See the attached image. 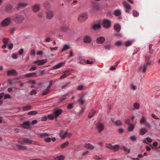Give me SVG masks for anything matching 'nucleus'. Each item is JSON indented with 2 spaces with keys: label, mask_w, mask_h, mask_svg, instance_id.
I'll return each mask as SVG.
<instances>
[{
  "label": "nucleus",
  "mask_w": 160,
  "mask_h": 160,
  "mask_svg": "<svg viewBox=\"0 0 160 160\" xmlns=\"http://www.w3.org/2000/svg\"><path fill=\"white\" fill-rule=\"evenodd\" d=\"M114 13L115 15L119 16L121 14V12L120 10L117 9L115 11Z\"/></svg>",
  "instance_id": "obj_35"
},
{
  "label": "nucleus",
  "mask_w": 160,
  "mask_h": 160,
  "mask_svg": "<svg viewBox=\"0 0 160 160\" xmlns=\"http://www.w3.org/2000/svg\"><path fill=\"white\" fill-rule=\"evenodd\" d=\"M87 17V15L86 13H82L78 17V21L80 22H83L86 20Z\"/></svg>",
  "instance_id": "obj_4"
},
{
  "label": "nucleus",
  "mask_w": 160,
  "mask_h": 160,
  "mask_svg": "<svg viewBox=\"0 0 160 160\" xmlns=\"http://www.w3.org/2000/svg\"><path fill=\"white\" fill-rule=\"evenodd\" d=\"M132 44V42L130 41H127L125 42V45L126 47L130 46Z\"/></svg>",
  "instance_id": "obj_49"
},
{
  "label": "nucleus",
  "mask_w": 160,
  "mask_h": 160,
  "mask_svg": "<svg viewBox=\"0 0 160 160\" xmlns=\"http://www.w3.org/2000/svg\"><path fill=\"white\" fill-rule=\"evenodd\" d=\"M46 62L45 60H42L35 61L34 62V63L37 64L38 65H43Z\"/></svg>",
  "instance_id": "obj_16"
},
{
  "label": "nucleus",
  "mask_w": 160,
  "mask_h": 160,
  "mask_svg": "<svg viewBox=\"0 0 160 160\" xmlns=\"http://www.w3.org/2000/svg\"><path fill=\"white\" fill-rule=\"evenodd\" d=\"M84 88V86L82 85H81L79 86L78 88V89L79 90H82Z\"/></svg>",
  "instance_id": "obj_62"
},
{
  "label": "nucleus",
  "mask_w": 160,
  "mask_h": 160,
  "mask_svg": "<svg viewBox=\"0 0 160 160\" xmlns=\"http://www.w3.org/2000/svg\"><path fill=\"white\" fill-rule=\"evenodd\" d=\"M15 145L20 150H26L27 149V147L25 146L21 145L18 144H16Z\"/></svg>",
  "instance_id": "obj_20"
},
{
  "label": "nucleus",
  "mask_w": 160,
  "mask_h": 160,
  "mask_svg": "<svg viewBox=\"0 0 160 160\" xmlns=\"http://www.w3.org/2000/svg\"><path fill=\"white\" fill-rule=\"evenodd\" d=\"M96 111L94 110H92L89 112L88 115V117L89 118H91L95 114Z\"/></svg>",
  "instance_id": "obj_27"
},
{
  "label": "nucleus",
  "mask_w": 160,
  "mask_h": 160,
  "mask_svg": "<svg viewBox=\"0 0 160 160\" xmlns=\"http://www.w3.org/2000/svg\"><path fill=\"white\" fill-rule=\"evenodd\" d=\"M84 146L86 148L90 150H92L94 148V147L90 143H86Z\"/></svg>",
  "instance_id": "obj_17"
},
{
  "label": "nucleus",
  "mask_w": 160,
  "mask_h": 160,
  "mask_svg": "<svg viewBox=\"0 0 160 160\" xmlns=\"http://www.w3.org/2000/svg\"><path fill=\"white\" fill-rule=\"evenodd\" d=\"M59 135L62 139H64L68 136V132H65L64 130H62L60 131Z\"/></svg>",
  "instance_id": "obj_9"
},
{
  "label": "nucleus",
  "mask_w": 160,
  "mask_h": 160,
  "mask_svg": "<svg viewBox=\"0 0 160 160\" xmlns=\"http://www.w3.org/2000/svg\"><path fill=\"white\" fill-rule=\"evenodd\" d=\"M123 4L126 9V12L127 13H129L130 11L131 10V6L129 4H128L125 1H124L123 2Z\"/></svg>",
  "instance_id": "obj_8"
},
{
  "label": "nucleus",
  "mask_w": 160,
  "mask_h": 160,
  "mask_svg": "<svg viewBox=\"0 0 160 160\" xmlns=\"http://www.w3.org/2000/svg\"><path fill=\"white\" fill-rule=\"evenodd\" d=\"M96 42L97 44H102L105 41V38L103 37H99L97 38Z\"/></svg>",
  "instance_id": "obj_7"
},
{
  "label": "nucleus",
  "mask_w": 160,
  "mask_h": 160,
  "mask_svg": "<svg viewBox=\"0 0 160 160\" xmlns=\"http://www.w3.org/2000/svg\"><path fill=\"white\" fill-rule=\"evenodd\" d=\"M51 89L47 87L46 90L43 91L42 93L43 96H44L47 94L50 91Z\"/></svg>",
  "instance_id": "obj_32"
},
{
  "label": "nucleus",
  "mask_w": 160,
  "mask_h": 160,
  "mask_svg": "<svg viewBox=\"0 0 160 160\" xmlns=\"http://www.w3.org/2000/svg\"><path fill=\"white\" fill-rule=\"evenodd\" d=\"M67 99V98L65 96H63V97L59 98V99L58 101V103H62Z\"/></svg>",
  "instance_id": "obj_34"
},
{
  "label": "nucleus",
  "mask_w": 160,
  "mask_h": 160,
  "mask_svg": "<svg viewBox=\"0 0 160 160\" xmlns=\"http://www.w3.org/2000/svg\"><path fill=\"white\" fill-rule=\"evenodd\" d=\"M51 40V38L49 37H47L45 39V41L47 42H49Z\"/></svg>",
  "instance_id": "obj_60"
},
{
  "label": "nucleus",
  "mask_w": 160,
  "mask_h": 160,
  "mask_svg": "<svg viewBox=\"0 0 160 160\" xmlns=\"http://www.w3.org/2000/svg\"><path fill=\"white\" fill-rule=\"evenodd\" d=\"M51 139L50 138H48L44 140L45 142H51Z\"/></svg>",
  "instance_id": "obj_61"
},
{
  "label": "nucleus",
  "mask_w": 160,
  "mask_h": 160,
  "mask_svg": "<svg viewBox=\"0 0 160 160\" xmlns=\"http://www.w3.org/2000/svg\"><path fill=\"white\" fill-rule=\"evenodd\" d=\"M113 146L111 143H107L106 144V148L112 150Z\"/></svg>",
  "instance_id": "obj_45"
},
{
  "label": "nucleus",
  "mask_w": 160,
  "mask_h": 160,
  "mask_svg": "<svg viewBox=\"0 0 160 160\" xmlns=\"http://www.w3.org/2000/svg\"><path fill=\"white\" fill-rule=\"evenodd\" d=\"M120 148V146L118 145H115L113 146L112 149L114 151H117Z\"/></svg>",
  "instance_id": "obj_33"
},
{
  "label": "nucleus",
  "mask_w": 160,
  "mask_h": 160,
  "mask_svg": "<svg viewBox=\"0 0 160 160\" xmlns=\"http://www.w3.org/2000/svg\"><path fill=\"white\" fill-rule=\"evenodd\" d=\"M147 141L149 142H151L152 141L151 138L149 137H147L143 141V142L148 144Z\"/></svg>",
  "instance_id": "obj_39"
},
{
  "label": "nucleus",
  "mask_w": 160,
  "mask_h": 160,
  "mask_svg": "<svg viewBox=\"0 0 160 160\" xmlns=\"http://www.w3.org/2000/svg\"><path fill=\"white\" fill-rule=\"evenodd\" d=\"M7 75L8 76H17L18 75V73L15 70L12 69L11 70H9L7 71Z\"/></svg>",
  "instance_id": "obj_10"
},
{
  "label": "nucleus",
  "mask_w": 160,
  "mask_h": 160,
  "mask_svg": "<svg viewBox=\"0 0 160 160\" xmlns=\"http://www.w3.org/2000/svg\"><path fill=\"white\" fill-rule=\"evenodd\" d=\"M57 79L53 80H52L49 81L48 82L49 83V85L47 86V87L51 89V86L53 83H54Z\"/></svg>",
  "instance_id": "obj_30"
},
{
  "label": "nucleus",
  "mask_w": 160,
  "mask_h": 160,
  "mask_svg": "<svg viewBox=\"0 0 160 160\" xmlns=\"http://www.w3.org/2000/svg\"><path fill=\"white\" fill-rule=\"evenodd\" d=\"M102 25L105 28H109L111 26L110 21L108 19H104L103 21Z\"/></svg>",
  "instance_id": "obj_5"
},
{
  "label": "nucleus",
  "mask_w": 160,
  "mask_h": 160,
  "mask_svg": "<svg viewBox=\"0 0 160 160\" xmlns=\"http://www.w3.org/2000/svg\"><path fill=\"white\" fill-rule=\"evenodd\" d=\"M57 157L58 160H64L65 158V156L63 155H58Z\"/></svg>",
  "instance_id": "obj_40"
},
{
  "label": "nucleus",
  "mask_w": 160,
  "mask_h": 160,
  "mask_svg": "<svg viewBox=\"0 0 160 160\" xmlns=\"http://www.w3.org/2000/svg\"><path fill=\"white\" fill-rule=\"evenodd\" d=\"M32 109V107L30 105H28L22 107V109L23 111L29 110Z\"/></svg>",
  "instance_id": "obj_25"
},
{
  "label": "nucleus",
  "mask_w": 160,
  "mask_h": 160,
  "mask_svg": "<svg viewBox=\"0 0 160 160\" xmlns=\"http://www.w3.org/2000/svg\"><path fill=\"white\" fill-rule=\"evenodd\" d=\"M114 124L117 126H119L122 125V122L121 120H118L114 122Z\"/></svg>",
  "instance_id": "obj_37"
},
{
  "label": "nucleus",
  "mask_w": 160,
  "mask_h": 160,
  "mask_svg": "<svg viewBox=\"0 0 160 160\" xmlns=\"http://www.w3.org/2000/svg\"><path fill=\"white\" fill-rule=\"evenodd\" d=\"M24 19L23 16L21 15L17 14L16 15L12 17V20L16 23H22Z\"/></svg>",
  "instance_id": "obj_1"
},
{
  "label": "nucleus",
  "mask_w": 160,
  "mask_h": 160,
  "mask_svg": "<svg viewBox=\"0 0 160 160\" xmlns=\"http://www.w3.org/2000/svg\"><path fill=\"white\" fill-rule=\"evenodd\" d=\"M100 25L99 24H95L93 26L92 28L94 30H96L100 28Z\"/></svg>",
  "instance_id": "obj_41"
},
{
  "label": "nucleus",
  "mask_w": 160,
  "mask_h": 160,
  "mask_svg": "<svg viewBox=\"0 0 160 160\" xmlns=\"http://www.w3.org/2000/svg\"><path fill=\"white\" fill-rule=\"evenodd\" d=\"M92 41L91 37L89 36H86L84 37L83 42L86 43H90Z\"/></svg>",
  "instance_id": "obj_11"
},
{
  "label": "nucleus",
  "mask_w": 160,
  "mask_h": 160,
  "mask_svg": "<svg viewBox=\"0 0 160 160\" xmlns=\"http://www.w3.org/2000/svg\"><path fill=\"white\" fill-rule=\"evenodd\" d=\"M80 63L84 65L86 63V62L84 59H81L80 60Z\"/></svg>",
  "instance_id": "obj_55"
},
{
  "label": "nucleus",
  "mask_w": 160,
  "mask_h": 160,
  "mask_svg": "<svg viewBox=\"0 0 160 160\" xmlns=\"http://www.w3.org/2000/svg\"><path fill=\"white\" fill-rule=\"evenodd\" d=\"M114 29L117 32H119L121 30V27L119 24H116L114 26Z\"/></svg>",
  "instance_id": "obj_24"
},
{
  "label": "nucleus",
  "mask_w": 160,
  "mask_h": 160,
  "mask_svg": "<svg viewBox=\"0 0 160 160\" xmlns=\"http://www.w3.org/2000/svg\"><path fill=\"white\" fill-rule=\"evenodd\" d=\"M147 67V65H145L144 64L143 66H141L139 67V71L141 72L142 71V72L144 73L146 71Z\"/></svg>",
  "instance_id": "obj_15"
},
{
  "label": "nucleus",
  "mask_w": 160,
  "mask_h": 160,
  "mask_svg": "<svg viewBox=\"0 0 160 160\" xmlns=\"http://www.w3.org/2000/svg\"><path fill=\"white\" fill-rule=\"evenodd\" d=\"M71 83V82H68L65 84H64L63 85L61 86L60 87V88L61 89H64L67 87H68L69 86V84Z\"/></svg>",
  "instance_id": "obj_36"
},
{
  "label": "nucleus",
  "mask_w": 160,
  "mask_h": 160,
  "mask_svg": "<svg viewBox=\"0 0 160 160\" xmlns=\"http://www.w3.org/2000/svg\"><path fill=\"white\" fill-rule=\"evenodd\" d=\"M12 58L14 59H16L18 58L17 55L15 53H13L12 56Z\"/></svg>",
  "instance_id": "obj_64"
},
{
  "label": "nucleus",
  "mask_w": 160,
  "mask_h": 160,
  "mask_svg": "<svg viewBox=\"0 0 160 160\" xmlns=\"http://www.w3.org/2000/svg\"><path fill=\"white\" fill-rule=\"evenodd\" d=\"M122 149L125 152H127L128 153H130V149H128V148L125 147L123 146L122 147Z\"/></svg>",
  "instance_id": "obj_50"
},
{
  "label": "nucleus",
  "mask_w": 160,
  "mask_h": 160,
  "mask_svg": "<svg viewBox=\"0 0 160 160\" xmlns=\"http://www.w3.org/2000/svg\"><path fill=\"white\" fill-rule=\"evenodd\" d=\"M48 118H49L50 119L52 120L54 119V116L52 114H49L48 115Z\"/></svg>",
  "instance_id": "obj_63"
},
{
  "label": "nucleus",
  "mask_w": 160,
  "mask_h": 160,
  "mask_svg": "<svg viewBox=\"0 0 160 160\" xmlns=\"http://www.w3.org/2000/svg\"><path fill=\"white\" fill-rule=\"evenodd\" d=\"M147 132V130L144 128H142L140 131V133L141 135H144Z\"/></svg>",
  "instance_id": "obj_28"
},
{
  "label": "nucleus",
  "mask_w": 160,
  "mask_h": 160,
  "mask_svg": "<svg viewBox=\"0 0 160 160\" xmlns=\"http://www.w3.org/2000/svg\"><path fill=\"white\" fill-rule=\"evenodd\" d=\"M53 16V13L51 11H48L47 13V18L48 19H51L52 18Z\"/></svg>",
  "instance_id": "obj_18"
},
{
  "label": "nucleus",
  "mask_w": 160,
  "mask_h": 160,
  "mask_svg": "<svg viewBox=\"0 0 160 160\" xmlns=\"http://www.w3.org/2000/svg\"><path fill=\"white\" fill-rule=\"evenodd\" d=\"M32 140L27 138H23V144H32Z\"/></svg>",
  "instance_id": "obj_21"
},
{
  "label": "nucleus",
  "mask_w": 160,
  "mask_h": 160,
  "mask_svg": "<svg viewBox=\"0 0 160 160\" xmlns=\"http://www.w3.org/2000/svg\"><path fill=\"white\" fill-rule=\"evenodd\" d=\"M111 47V45L110 44L105 45L104 46V48L105 49L108 50L110 49Z\"/></svg>",
  "instance_id": "obj_42"
},
{
  "label": "nucleus",
  "mask_w": 160,
  "mask_h": 160,
  "mask_svg": "<svg viewBox=\"0 0 160 160\" xmlns=\"http://www.w3.org/2000/svg\"><path fill=\"white\" fill-rule=\"evenodd\" d=\"M64 63L62 62H61L59 64H57L55 66H54L52 68L53 69H56L60 68H61L62 65H64Z\"/></svg>",
  "instance_id": "obj_26"
},
{
  "label": "nucleus",
  "mask_w": 160,
  "mask_h": 160,
  "mask_svg": "<svg viewBox=\"0 0 160 160\" xmlns=\"http://www.w3.org/2000/svg\"><path fill=\"white\" fill-rule=\"evenodd\" d=\"M62 110L61 109H55L54 110L55 117L56 118L58 117L62 112Z\"/></svg>",
  "instance_id": "obj_12"
},
{
  "label": "nucleus",
  "mask_w": 160,
  "mask_h": 160,
  "mask_svg": "<svg viewBox=\"0 0 160 160\" xmlns=\"http://www.w3.org/2000/svg\"><path fill=\"white\" fill-rule=\"evenodd\" d=\"M69 144V142L68 141H67L65 142L64 143H62L61 145V148L62 149H63L67 147Z\"/></svg>",
  "instance_id": "obj_31"
},
{
  "label": "nucleus",
  "mask_w": 160,
  "mask_h": 160,
  "mask_svg": "<svg viewBox=\"0 0 160 160\" xmlns=\"http://www.w3.org/2000/svg\"><path fill=\"white\" fill-rule=\"evenodd\" d=\"M11 18H8L4 19L1 23V26L2 27H6L8 26L11 23Z\"/></svg>",
  "instance_id": "obj_2"
},
{
  "label": "nucleus",
  "mask_w": 160,
  "mask_h": 160,
  "mask_svg": "<svg viewBox=\"0 0 160 160\" xmlns=\"http://www.w3.org/2000/svg\"><path fill=\"white\" fill-rule=\"evenodd\" d=\"M146 122V118H145L143 116H142V117L141 119L140 120V122L141 123H144Z\"/></svg>",
  "instance_id": "obj_51"
},
{
  "label": "nucleus",
  "mask_w": 160,
  "mask_h": 160,
  "mask_svg": "<svg viewBox=\"0 0 160 160\" xmlns=\"http://www.w3.org/2000/svg\"><path fill=\"white\" fill-rule=\"evenodd\" d=\"M8 39L6 38H3L2 39V41L4 44H7Z\"/></svg>",
  "instance_id": "obj_52"
},
{
  "label": "nucleus",
  "mask_w": 160,
  "mask_h": 160,
  "mask_svg": "<svg viewBox=\"0 0 160 160\" xmlns=\"http://www.w3.org/2000/svg\"><path fill=\"white\" fill-rule=\"evenodd\" d=\"M36 74L35 72L30 73L28 74H25L24 76L27 77H34Z\"/></svg>",
  "instance_id": "obj_29"
},
{
  "label": "nucleus",
  "mask_w": 160,
  "mask_h": 160,
  "mask_svg": "<svg viewBox=\"0 0 160 160\" xmlns=\"http://www.w3.org/2000/svg\"><path fill=\"white\" fill-rule=\"evenodd\" d=\"M96 128L99 133L102 132L104 129V126L100 122H98L96 124Z\"/></svg>",
  "instance_id": "obj_3"
},
{
  "label": "nucleus",
  "mask_w": 160,
  "mask_h": 160,
  "mask_svg": "<svg viewBox=\"0 0 160 160\" xmlns=\"http://www.w3.org/2000/svg\"><path fill=\"white\" fill-rule=\"evenodd\" d=\"M68 28L65 25H63L62 27L61 30L63 32H66L68 29Z\"/></svg>",
  "instance_id": "obj_47"
},
{
  "label": "nucleus",
  "mask_w": 160,
  "mask_h": 160,
  "mask_svg": "<svg viewBox=\"0 0 160 160\" xmlns=\"http://www.w3.org/2000/svg\"><path fill=\"white\" fill-rule=\"evenodd\" d=\"M152 44H150L149 46V53L150 54H152L153 51L152 49Z\"/></svg>",
  "instance_id": "obj_54"
},
{
  "label": "nucleus",
  "mask_w": 160,
  "mask_h": 160,
  "mask_svg": "<svg viewBox=\"0 0 160 160\" xmlns=\"http://www.w3.org/2000/svg\"><path fill=\"white\" fill-rule=\"evenodd\" d=\"M38 113L37 112L35 111H32L29 112L28 113V115H35Z\"/></svg>",
  "instance_id": "obj_43"
},
{
  "label": "nucleus",
  "mask_w": 160,
  "mask_h": 160,
  "mask_svg": "<svg viewBox=\"0 0 160 160\" xmlns=\"http://www.w3.org/2000/svg\"><path fill=\"white\" fill-rule=\"evenodd\" d=\"M133 107L136 109H138L140 107L139 104L137 103H133Z\"/></svg>",
  "instance_id": "obj_48"
},
{
  "label": "nucleus",
  "mask_w": 160,
  "mask_h": 160,
  "mask_svg": "<svg viewBox=\"0 0 160 160\" xmlns=\"http://www.w3.org/2000/svg\"><path fill=\"white\" fill-rule=\"evenodd\" d=\"M37 93V92L36 90L34 89H33L30 92V94L31 95H32L34 94H36Z\"/></svg>",
  "instance_id": "obj_56"
},
{
  "label": "nucleus",
  "mask_w": 160,
  "mask_h": 160,
  "mask_svg": "<svg viewBox=\"0 0 160 160\" xmlns=\"http://www.w3.org/2000/svg\"><path fill=\"white\" fill-rule=\"evenodd\" d=\"M72 71V69H67L64 72V74H63V75H62L61 77H60V79H64L65 78H66L69 75H71V73H70V72Z\"/></svg>",
  "instance_id": "obj_6"
},
{
  "label": "nucleus",
  "mask_w": 160,
  "mask_h": 160,
  "mask_svg": "<svg viewBox=\"0 0 160 160\" xmlns=\"http://www.w3.org/2000/svg\"><path fill=\"white\" fill-rule=\"evenodd\" d=\"M13 8V6L11 4L8 5L6 7L5 10L6 11L10 12Z\"/></svg>",
  "instance_id": "obj_23"
},
{
  "label": "nucleus",
  "mask_w": 160,
  "mask_h": 160,
  "mask_svg": "<svg viewBox=\"0 0 160 160\" xmlns=\"http://www.w3.org/2000/svg\"><path fill=\"white\" fill-rule=\"evenodd\" d=\"M38 135L39 136L40 138H42L49 136L50 135V134L47 133H39L38 134Z\"/></svg>",
  "instance_id": "obj_22"
},
{
  "label": "nucleus",
  "mask_w": 160,
  "mask_h": 160,
  "mask_svg": "<svg viewBox=\"0 0 160 160\" xmlns=\"http://www.w3.org/2000/svg\"><path fill=\"white\" fill-rule=\"evenodd\" d=\"M129 138L132 141H136L137 138L134 136H131L129 137Z\"/></svg>",
  "instance_id": "obj_53"
},
{
  "label": "nucleus",
  "mask_w": 160,
  "mask_h": 160,
  "mask_svg": "<svg viewBox=\"0 0 160 160\" xmlns=\"http://www.w3.org/2000/svg\"><path fill=\"white\" fill-rule=\"evenodd\" d=\"M32 11L34 12H37L40 9V6L38 4H35L32 6Z\"/></svg>",
  "instance_id": "obj_14"
},
{
  "label": "nucleus",
  "mask_w": 160,
  "mask_h": 160,
  "mask_svg": "<svg viewBox=\"0 0 160 160\" xmlns=\"http://www.w3.org/2000/svg\"><path fill=\"white\" fill-rule=\"evenodd\" d=\"M132 14L133 16L135 17H138L139 15L138 12L135 10L133 11Z\"/></svg>",
  "instance_id": "obj_46"
},
{
  "label": "nucleus",
  "mask_w": 160,
  "mask_h": 160,
  "mask_svg": "<svg viewBox=\"0 0 160 160\" xmlns=\"http://www.w3.org/2000/svg\"><path fill=\"white\" fill-rule=\"evenodd\" d=\"M134 128V126L132 124H130L128 128V130L129 132H131L133 131Z\"/></svg>",
  "instance_id": "obj_44"
},
{
  "label": "nucleus",
  "mask_w": 160,
  "mask_h": 160,
  "mask_svg": "<svg viewBox=\"0 0 160 160\" xmlns=\"http://www.w3.org/2000/svg\"><path fill=\"white\" fill-rule=\"evenodd\" d=\"M130 87L132 89L134 90H136V86L134 85L133 83H132L130 84Z\"/></svg>",
  "instance_id": "obj_58"
},
{
  "label": "nucleus",
  "mask_w": 160,
  "mask_h": 160,
  "mask_svg": "<svg viewBox=\"0 0 160 160\" xmlns=\"http://www.w3.org/2000/svg\"><path fill=\"white\" fill-rule=\"evenodd\" d=\"M70 46L69 44H65L64 45L63 48L62 49V52H63V51L66 50L70 48Z\"/></svg>",
  "instance_id": "obj_38"
},
{
  "label": "nucleus",
  "mask_w": 160,
  "mask_h": 160,
  "mask_svg": "<svg viewBox=\"0 0 160 160\" xmlns=\"http://www.w3.org/2000/svg\"><path fill=\"white\" fill-rule=\"evenodd\" d=\"M28 4L27 3H20L17 7V9L19 10L27 6Z\"/></svg>",
  "instance_id": "obj_19"
},
{
  "label": "nucleus",
  "mask_w": 160,
  "mask_h": 160,
  "mask_svg": "<svg viewBox=\"0 0 160 160\" xmlns=\"http://www.w3.org/2000/svg\"><path fill=\"white\" fill-rule=\"evenodd\" d=\"M4 95V99L11 98L10 96L8 94H6Z\"/></svg>",
  "instance_id": "obj_59"
},
{
  "label": "nucleus",
  "mask_w": 160,
  "mask_h": 160,
  "mask_svg": "<svg viewBox=\"0 0 160 160\" xmlns=\"http://www.w3.org/2000/svg\"><path fill=\"white\" fill-rule=\"evenodd\" d=\"M122 42L120 41H118L116 42L115 44L117 46H120L122 45Z\"/></svg>",
  "instance_id": "obj_57"
},
{
  "label": "nucleus",
  "mask_w": 160,
  "mask_h": 160,
  "mask_svg": "<svg viewBox=\"0 0 160 160\" xmlns=\"http://www.w3.org/2000/svg\"><path fill=\"white\" fill-rule=\"evenodd\" d=\"M30 123L28 121L24 122L22 124H21V126L23 128L28 129L29 128Z\"/></svg>",
  "instance_id": "obj_13"
}]
</instances>
